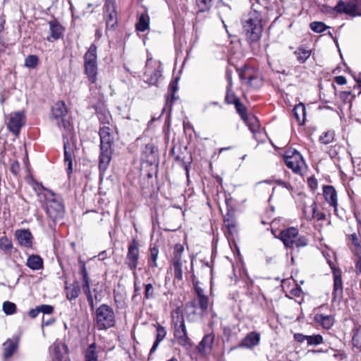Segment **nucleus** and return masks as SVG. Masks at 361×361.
Returning <instances> with one entry per match:
<instances>
[{
  "mask_svg": "<svg viewBox=\"0 0 361 361\" xmlns=\"http://www.w3.org/2000/svg\"><path fill=\"white\" fill-rule=\"evenodd\" d=\"M100 153L99 157V169L101 174L107 170L112 159L114 138L111 129L108 126H103L99 129Z\"/></svg>",
  "mask_w": 361,
  "mask_h": 361,
  "instance_id": "1",
  "label": "nucleus"
},
{
  "mask_svg": "<svg viewBox=\"0 0 361 361\" xmlns=\"http://www.w3.org/2000/svg\"><path fill=\"white\" fill-rule=\"evenodd\" d=\"M41 187L45 191L43 208L47 215L54 222L61 219L65 213V206L62 197L42 185Z\"/></svg>",
  "mask_w": 361,
  "mask_h": 361,
  "instance_id": "2",
  "label": "nucleus"
},
{
  "mask_svg": "<svg viewBox=\"0 0 361 361\" xmlns=\"http://www.w3.org/2000/svg\"><path fill=\"white\" fill-rule=\"evenodd\" d=\"M243 27L250 44L259 40L262 32V16L257 11H252L245 17Z\"/></svg>",
  "mask_w": 361,
  "mask_h": 361,
  "instance_id": "3",
  "label": "nucleus"
},
{
  "mask_svg": "<svg viewBox=\"0 0 361 361\" xmlns=\"http://www.w3.org/2000/svg\"><path fill=\"white\" fill-rule=\"evenodd\" d=\"M94 322L98 330H106L113 327L116 324L113 308L106 304L101 305L95 310Z\"/></svg>",
  "mask_w": 361,
  "mask_h": 361,
  "instance_id": "4",
  "label": "nucleus"
},
{
  "mask_svg": "<svg viewBox=\"0 0 361 361\" xmlns=\"http://www.w3.org/2000/svg\"><path fill=\"white\" fill-rule=\"evenodd\" d=\"M281 240L288 248L302 247L307 245V239L298 234V231L294 227L288 228L281 232Z\"/></svg>",
  "mask_w": 361,
  "mask_h": 361,
  "instance_id": "5",
  "label": "nucleus"
},
{
  "mask_svg": "<svg viewBox=\"0 0 361 361\" xmlns=\"http://www.w3.org/2000/svg\"><path fill=\"white\" fill-rule=\"evenodd\" d=\"M97 47L92 44L84 56L85 73L90 82L96 81L97 74Z\"/></svg>",
  "mask_w": 361,
  "mask_h": 361,
  "instance_id": "6",
  "label": "nucleus"
},
{
  "mask_svg": "<svg viewBox=\"0 0 361 361\" xmlns=\"http://www.w3.org/2000/svg\"><path fill=\"white\" fill-rule=\"evenodd\" d=\"M284 161L287 167L295 173L301 174L305 168V163L302 155L295 149L286 152Z\"/></svg>",
  "mask_w": 361,
  "mask_h": 361,
  "instance_id": "7",
  "label": "nucleus"
},
{
  "mask_svg": "<svg viewBox=\"0 0 361 361\" xmlns=\"http://www.w3.org/2000/svg\"><path fill=\"white\" fill-rule=\"evenodd\" d=\"M161 76V65L157 62L147 59L144 72L145 80L149 85H156Z\"/></svg>",
  "mask_w": 361,
  "mask_h": 361,
  "instance_id": "8",
  "label": "nucleus"
},
{
  "mask_svg": "<svg viewBox=\"0 0 361 361\" xmlns=\"http://www.w3.org/2000/svg\"><path fill=\"white\" fill-rule=\"evenodd\" d=\"M139 257V243L136 239H133L128 247V252L125 260L126 264L133 272L136 271Z\"/></svg>",
  "mask_w": 361,
  "mask_h": 361,
  "instance_id": "9",
  "label": "nucleus"
},
{
  "mask_svg": "<svg viewBox=\"0 0 361 361\" xmlns=\"http://www.w3.org/2000/svg\"><path fill=\"white\" fill-rule=\"evenodd\" d=\"M174 336L182 346L190 345V338L187 336L186 328L183 316L173 318Z\"/></svg>",
  "mask_w": 361,
  "mask_h": 361,
  "instance_id": "10",
  "label": "nucleus"
},
{
  "mask_svg": "<svg viewBox=\"0 0 361 361\" xmlns=\"http://www.w3.org/2000/svg\"><path fill=\"white\" fill-rule=\"evenodd\" d=\"M171 154L175 161L188 171V165L190 163L191 157L187 151L186 147H183L180 144H176L171 150Z\"/></svg>",
  "mask_w": 361,
  "mask_h": 361,
  "instance_id": "11",
  "label": "nucleus"
},
{
  "mask_svg": "<svg viewBox=\"0 0 361 361\" xmlns=\"http://www.w3.org/2000/svg\"><path fill=\"white\" fill-rule=\"evenodd\" d=\"M25 122V116L24 111H17L9 115L7 127L11 133L15 135H18Z\"/></svg>",
  "mask_w": 361,
  "mask_h": 361,
  "instance_id": "12",
  "label": "nucleus"
},
{
  "mask_svg": "<svg viewBox=\"0 0 361 361\" xmlns=\"http://www.w3.org/2000/svg\"><path fill=\"white\" fill-rule=\"evenodd\" d=\"M184 247L181 244H176L173 248V266L174 268V276L180 281L183 279V262L182 254Z\"/></svg>",
  "mask_w": 361,
  "mask_h": 361,
  "instance_id": "13",
  "label": "nucleus"
},
{
  "mask_svg": "<svg viewBox=\"0 0 361 361\" xmlns=\"http://www.w3.org/2000/svg\"><path fill=\"white\" fill-rule=\"evenodd\" d=\"M68 113L67 107L62 101L57 102L51 108V118L56 121L59 127L66 128L64 118Z\"/></svg>",
  "mask_w": 361,
  "mask_h": 361,
  "instance_id": "14",
  "label": "nucleus"
},
{
  "mask_svg": "<svg viewBox=\"0 0 361 361\" xmlns=\"http://www.w3.org/2000/svg\"><path fill=\"white\" fill-rule=\"evenodd\" d=\"M53 353V361H71L68 355L67 345L61 342H55L49 347Z\"/></svg>",
  "mask_w": 361,
  "mask_h": 361,
  "instance_id": "15",
  "label": "nucleus"
},
{
  "mask_svg": "<svg viewBox=\"0 0 361 361\" xmlns=\"http://www.w3.org/2000/svg\"><path fill=\"white\" fill-rule=\"evenodd\" d=\"M241 80L245 81L246 84L252 87H259L262 85V80L258 74L254 73L251 68L245 67L239 73Z\"/></svg>",
  "mask_w": 361,
  "mask_h": 361,
  "instance_id": "16",
  "label": "nucleus"
},
{
  "mask_svg": "<svg viewBox=\"0 0 361 361\" xmlns=\"http://www.w3.org/2000/svg\"><path fill=\"white\" fill-rule=\"evenodd\" d=\"M178 80H179V78L176 77L169 84V92H168L167 95L166 96V105H165V107L162 110V113L166 110H169V112H171L173 103L178 99V97H176L175 94L178 89Z\"/></svg>",
  "mask_w": 361,
  "mask_h": 361,
  "instance_id": "17",
  "label": "nucleus"
},
{
  "mask_svg": "<svg viewBox=\"0 0 361 361\" xmlns=\"http://www.w3.org/2000/svg\"><path fill=\"white\" fill-rule=\"evenodd\" d=\"M49 25L50 30V35L47 37L49 42H52L63 37L64 28L56 20H50Z\"/></svg>",
  "mask_w": 361,
  "mask_h": 361,
  "instance_id": "18",
  "label": "nucleus"
},
{
  "mask_svg": "<svg viewBox=\"0 0 361 361\" xmlns=\"http://www.w3.org/2000/svg\"><path fill=\"white\" fill-rule=\"evenodd\" d=\"M18 347V341L17 339H7L3 343V356L4 361H8L13 355L17 351Z\"/></svg>",
  "mask_w": 361,
  "mask_h": 361,
  "instance_id": "19",
  "label": "nucleus"
},
{
  "mask_svg": "<svg viewBox=\"0 0 361 361\" xmlns=\"http://www.w3.org/2000/svg\"><path fill=\"white\" fill-rule=\"evenodd\" d=\"M15 235L21 246L25 247H31L32 246V235L29 230H18L16 231Z\"/></svg>",
  "mask_w": 361,
  "mask_h": 361,
  "instance_id": "20",
  "label": "nucleus"
},
{
  "mask_svg": "<svg viewBox=\"0 0 361 361\" xmlns=\"http://www.w3.org/2000/svg\"><path fill=\"white\" fill-rule=\"evenodd\" d=\"M303 212L305 217L309 220L316 219L318 221H321L326 219V215L324 213L318 212L317 211V206L315 202H313L310 206H305Z\"/></svg>",
  "mask_w": 361,
  "mask_h": 361,
  "instance_id": "21",
  "label": "nucleus"
},
{
  "mask_svg": "<svg viewBox=\"0 0 361 361\" xmlns=\"http://www.w3.org/2000/svg\"><path fill=\"white\" fill-rule=\"evenodd\" d=\"M64 163L67 165V173L70 175L73 172V157L74 156V151L68 142H64Z\"/></svg>",
  "mask_w": 361,
  "mask_h": 361,
  "instance_id": "22",
  "label": "nucleus"
},
{
  "mask_svg": "<svg viewBox=\"0 0 361 361\" xmlns=\"http://www.w3.org/2000/svg\"><path fill=\"white\" fill-rule=\"evenodd\" d=\"M260 341V335L257 332H251L248 334L242 341L240 346L247 348H252L257 346Z\"/></svg>",
  "mask_w": 361,
  "mask_h": 361,
  "instance_id": "23",
  "label": "nucleus"
},
{
  "mask_svg": "<svg viewBox=\"0 0 361 361\" xmlns=\"http://www.w3.org/2000/svg\"><path fill=\"white\" fill-rule=\"evenodd\" d=\"M79 274L82 279V288L83 291L91 290L90 279L85 262H80Z\"/></svg>",
  "mask_w": 361,
  "mask_h": 361,
  "instance_id": "24",
  "label": "nucleus"
},
{
  "mask_svg": "<svg viewBox=\"0 0 361 361\" xmlns=\"http://www.w3.org/2000/svg\"><path fill=\"white\" fill-rule=\"evenodd\" d=\"M66 298L71 301L73 300L76 299L81 291V288L79 284L76 282L66 286Z\"/></svg>",
  "mask_w": 361,
  "mask_h": 361,
  "instance_id": "25",
  "label": "nucleus"
},
{
  "mask_svg": "<svg viewBox=\"0 0 361 361\" xmlns=\"http://www.w3.org/2000/svg\"><path fill=\"white\" fill-rule=\"evenodd\" d=\"M324 196L329 204L336 209L337 207V195L334 188L332 186H325L324 188Z\"/></svg>",
  "mask_w": 361,
  "mask_h": 361,
  "instance_id": "26",
  "label": "nucleus"
},
{
  "mask_svg": "<svg viewBox=\"0 0 361 361\" xmlns=\"http://www.w3.org/2000/svg\"><path fill=\"white\" fill-rule=\"evenodd\" d=\"M27 266L32 270H39L43 268V259L41 257L32 255L27 259Z\"/></svg>",
  "mask_w": 361,
  "mask_h": 361,
  "instance_id": "27",
  "label": "nucleus"
},
{
  "mask_svg": "<svg viewBox=\"0 0 361 361\" xmlns=\"http://www.w3.org/2000/svg\"><path fill=\"white\" fill-rule=\"evenodd\" d=\"M166 335V331L165 328L159 324L157 326V334H156V340L150 350L149 354H152L157 349L159 343L161 341L165 338Z\"/></svg>",
  "mask_w": 361,
  "mask_h": 361,
  "instance_id": "28",
  "label": "nucleus"
},
{
  "mask_svg": "<svg viewBox=\"0 0 361 361\" xmlns=\"http://www.w3.org/2000/svg\"><path fill=\"white\" fill-rule=\"evenodd\" d=\"M295 117L300 125H302L305 120L306 109L303 104L296 105L293 109Z\"/></svg>",
  "mask_w": 361,
  "mask_h": 361,
  "instance_id": "29",
  "label": "nucleus"
},
{
  "mask_svg": "<svg viewBox=\"0 0 361 361\" xmlns=\"http://www.w3.org/2000/svg\"><path fill=\"white\" fill-rule=\"evenodd\" d=\"M314 320L319 323L324 329H329L334 324V318L330 315H324L322 314H316Z\"/></svg>",
  "mask_w": 361,
  "mask_h": 361,
  "instance_id": "30",
  "label": "nucleus"
},
{
  "mask_svg": "<svg viewBox=\"0 0 361 361\" xmlns=\"http://www.w3.org/2000/svg\"><path fill=\"white\" fill-rule=\"evenodd\" d=\"M97 118L101 123L109 124L111 121V116L108 110L105 108H99L96 109Z\"/></svg>",
  "mask_w": 361,
  "mask_h": 361,
  "instance_id": "31",
  "label": "nucleus"
},
{
  "mask_svg": "<svg viewBox=\"0 0 361 361\" xmlns=\"http://www.w3.org/2000/svg\"><path fill=\"white\" fill-rule=\"evenodd\" d=\"M149 24V18L147 14L142 13L136 23V29L138 31L144 32L148 29Z\"/></svg>",
  "mask_w": 361,
  "mask_h": 361,
  "instance_id": "32",
  "label": "nucleus"
},
{
  "mask_svg": "<svg viewBox=\"0 0 361 361\" xmlns=\"http://www.w3.org/2000/svg\"><path fill=\"white\" fill-rule=\"evenodd\" d=\"M0 250L6 255H11L12 252V242L6 235L0 238Z\"/></svg>",
  "mask_w": 361,
  "mask_h": 361,
  "instance_id": "33",
  "label": "nucleus"
},
{
  "mask_svg": "<svg viewBox=\"0 0 361 361\" xmlns=\"http://www.w3.org/2000/svg\"><path fill=\"white\" fill-rule=\"evenodd\" d=\"M295 54L296 55L298 61L302 63H305V61L310 56L311 50L299 48L297 51H295Z\"/></svg>",
  "mask_w": 361,
  "mask_h": 361,
  "instance_id": "34",
  "label": "nucleus"
},
{
  "mask_svg": "<svg viewBox=\"0 0 361 361\" xmlns=\"http://www.w3.org/2000/svg\"><path fill=\"white\" fill-rule=\"evenodd\" d=\"M192 283L198 297L199 307L203 311V290L198 286L199 282L196 281L195 276L192 277Z\"/></svg>",
  "mask_w": 361,
  "mask_h": 361,
  "instance_id": "35",
  "label": "nucleus"
},
{
  "mask_svg": "<svg viewBox=\"0 0 361 361\" xmlns=\"http://www.w3.org/2000/svg\"><path fill=\"white\" fill-rule=\"evenodd\" d=\"M230 103H233L235 104V109L238 114L240 115L241 118L244 121H246L247 118L246 108L243 104L240 102L239 99H234L233 101H231Z\"/></svg>",
  "mask_w": 361,
  "mask_h": 361,
  "instance_id": "36",
  "label": "nucleus"
},
{
  "mask_svg": "<svg viewBox=\"0 0 361 361\" xmlns=\"http://www.w3.org/2000/svg\"><path fill=\"white\" fill-rule=\"evenodd\" d=\"M17 307L15 303L6 301L3 303V311L6 315H11L16 312Z\"/></svg>",
  "mask_w": 361,
  "mask_h": 361,
  "instance_id": "37",
  "label": "nucleus"
},
{
  "mask_svg": "<svg viewBox=\"0 0 361 361\" xmlns=\"http://www.w3.org/2000/svg\"><path fill=\"white\" fill-rule=\"evenodd\" d=\"M226 78L228 81V86L227 87V94L226 97V99L228 101V103H230L231 101H233L234 99H238L235 97V95L233 94V93L231 91L233 81H232V79L231 77V74L228 71H227V73H226Z\"/></svg>",
  "mask_w": 361,
  "mask_h": 361,
  "instance_id": "38",
  "label": "nucleus"
},
{
  "mask_svg": "<svg viewBox=\"0 0 361 361\" xmlns=\"http://www.w3.org/2000/svg\"><path fill=\"white\" fill-rule=\"evenodd\" d=\"M334 132L332 130L324 132L319 137V141L324 145H328L334 140Z\"/></svg>",
  "mask_w": 361,
  "mask_h": 361,
  "instance_id": "39",
  "label": "nucleus"
},
{
  "mask_svg": "<svg viewBox=\"0 0 361 361\" xmlns=\"http://www.w3.org/2000/svg\"><path fill=\"white\" fill-rule=\"evenodd\" d=\"M159 250L156 247H153L150 249V256L148 261V264L150 267H157V257H158Z\"/></svg>",
  "mask_w": 361,
  "mask_h": 361,
  "instance_id": "40",
  "label": "nucleus"
},
{
  "mask_svg": "<svg viewBox=\"0 0 361 361\" xmlns=\"http://www.w3.org/2000/svg\"><path fill=\"white\" fill-rule=\"evenodd\" d=\"M39 63V59L35 55H29L25 59V66L29 68H35Z\"/></svg>",
  "mask_w": 361,
  "mask_h": 361,
  "instance_id": "41",
  "label": "nucleus"
},
{
  "mask_svg": "<svg viewBox=\"0 0 361 361\" xmlns=\"http://www.w3.org/2000/svg\"><path fill=\"white\" fill-rule=\"evenodd\" d=\"M310 27L314 32L317 33L322 32L328 28V26H326L324 23L319 21L311 23Z\"/></svg>",
  "mask_w": 361,
  "mask_h": 361,
  "instance_id": "42",
  "label": "nucleus"
},
{
  "mask_svg": "<svg viewBox=\"0 0 361 361\" xmlns=\"http://www.w3.org/2000/svg\"><path fill=\"white\" fill-rule=\"evenodd\" d=\"M86 360H96L97 359V354L96 352L95 343H92L89 345L85 355Z\"/></svg>",
  "mask_w": 361,
  "mask_h": 361,
  "instance_id": "43",
  "label": "nucleus"
},
{
  "mask_svg": "<svg viewBox=\"0 0 361 361\" xmlns=\"http://www.w3.org/2000/svg\"><path fill=\"white\" fill-rule=\"evenodd\" d=\"M144 297L146 300H149L154 297V290L152 283L145 285Z\"/></svg>",
  "mask_w": 361,
  "mask_h": 361,
  "instance_id": "44",
  "label": "nucleus"
},
{
  "mask_svg": "<svg viewBox=\"0 0 361 361\" xmlns=\"http://www.w3.org/2000/svg\"><path fill=\"white\" fill-rule=\"evenodd\" d=\"M343 291L342 279L341 274H334V292L341 293Z\"/></svg>",
  "mask_w": 361,
  "mask_h": 361,
  "instance_id": "45",
  "label": "nucleus"
},
{
  "mask_svg": "<svg viewBox=\"0 0 361 361\" xmlns=\"http://www.w3.org/2000/svg\"><path fill=\"white\" fill-rule=\"evenodd\" d=\"M307 342L309 345H319L323 343V338L321 335L307 336Z\"/></svg>",
  "mask_w": 361,
  "mask_h": 361,
  "instance_id": "46",
  "label": "nucleus"
},
{
  "mask_svg": "<svg viewBox=\"0 0 361 361\" xmlns=\"http://www.w3.org/2000/svg\"><path fill=\"white\" fill-rule=\"evenodd\" d=\"M116 14L113 12L108 15L106 18V27L107 28H114L117 24Z\"/></svg>",
  "mask_w": 361,
  "mask_h": 361,
  "instance_id": "47",
  "label": "nucleus"
},
{
  "mask_svg": "<svg viewBox=\"0 0 361 361\" xmlns=\"http://www.w3.org/2000/svg\"><path fill=\"white\" fill-rule=\"evenodd\" d=\"M84 294L85 295L90 308L91 310H93L94 309V298H93V294L92 292V290H88L83 291Z\"/></svg>",
  "mask_w": 361,
  "mask_h": 361,
  "instance_id": "48",
  "label": "nucleus"
},
{
  "mask_svg": "<svg viewBox=\"0 0 361 361\" xmlns=\"http://www.w3.org/2000/svg\"><path fill=\"white\" fill-rule=\"evenodd\" d=\"M134 276V295L133 298L140 295V281L138 280V276L136 271L133 272Z\"/></svg>",
  "mask_w": 361,
  "mask_h": 361,
  "instance_id": "49",
  "label": "nucleus"
},
{
  "mask_svg": "<svg viewBox=\"0 0 361 361\" xmlns=\"http://www.w3.org/2000/svg\"><path fill=\"white\" fill-rule=\"evenodd\" d=\"M248 126H249L250 130L253 133H255L256 132L258 131L259 124L256 118H255V117L252 118L248 122Z\"/></svg>",
  "mask_w": 361,
  "mask_h": 361,
  "instance_id": "50",
  "label": "nucleus"
},
{
  "mask_svg": "<svg viewBox=\"0 0 361 361\" xmlns=\"http://www.w3.org/2000/svg\"><path fill=\"white\" fill-rule=\"evenodd\" d=\"M214 338V337L212 335H207L204 336V352L207 351V349H212Z\"/></svg>",
  "mask_w": 361,
  "mask_h": 361,
  "instance_id": "51",
  "label": "nucleus"
},
{
  "mask_svg": "<svg viewBox=\"0 0 361 361\" xmlns=\"http://www.w3.org/2000/svg\"><path fill=\"white\" fill-rule=\"evenodd\" d=\"M353 343L355 347L361 350V332H357L354 335Z\"/></svg>",
  "mask_w": 361,
  "mask_h": 361,
  "instance_id": "52",
  "label": "nucleus"
},
{
  "mask_svg": "<svg viewBox=\"0 0 361 361\" xmlns=\"http://www.w3.org/2000/svg\"><path fill=\"white\" fill-rule=\"evenodd\" d=\"M38 307L39 312L44 314H51L54 311V307L49 305H42Z\"/></svg>",
  "mask_w": 361,
  "mask_h": 361,
  "instance_id": "53",
  "label": "nucleus"
},
{
  "mask_svg": "<svg viewBox=\"0 0 361 361\" xmlns=\"http://www.w3.org/2000/svg\"><path fill=\"white\" fill-rule=\"evenodd\" d=\"M276 183L279 186H281L282 188L286 189L289 193H291L293 190V187L288 183L283 181L282 180H276Z\"/></svg>",
  "mask_w": 361,
  "mask_h": 361,
  "instance_id": "54",
  "label": "nucleus"
},
{
  "mask_svg": "<svg viewBox=\"0 0 361 361\" xmlns=\"http://www.w3.org/2000/svg\"><path fill=\"white\" fill-rule=\"evenodd\" d=\"M99 283L94 285V288L92 290L93 294V298H94L96 302H99L102 300V295L99 290Z\"/></svg>",
  "mask_w": 361,
  "mask_h": 361,
  "instance_id": "55",
  "label": "nucleus"
},
{
  "mask_svg": "<svg viewBox=\"0 0 361 361\" xmlns=\"http://www.w3.org/2000/svg\"><path fill=\"white\" fill-rule=\"evenodd\" d=\"M345 6V4L343 1H340L337 4V5L334 7V11H336V12L340 13H344Z\"/></svg>",
  "mask_w": 361,
  "mask_h": 361,
  "instance_id": "56",
  "label": "nucleus"
},
{
  "mask_svg": "<svg viewBox=\"0 0 361 361\" xmlns=\"http://www.w3.org/2000/svg\"><path fill=\"white\" fill-rule=\"evenodd\" d=\"M353 252L360 259H361V245H355L352 247Z\"/></svg>",
  "mask_w": 361,
  "mask_h": 361,
  "instance_id": "57",
  "label": "nucleus"
},
{
  "mask_svg": "<svg viewBox=\"0 0 361 361\" xmlns=\"http://www.w3.org/2000/svg\"><path fill=\"white\" fill-rule=\"evenodd\" d=\"M39 312V307L37 306L34 309H31L29 311L28 314L31 318H35Z\"/></svg>",
  "mask_w": 361,
  "mask_h": 361,
  "instance_id": "58",
  "label": "nucleus"
},
{
  "mask_svg": "<svg viewBox=\"0 0 361 361\" xmlns=\"http://www.w3.org/2000/svg\"><path fill=\"white\" fill-rule=\"evenodd\" d=\"M295 339L298 342H303L305 341H307V336H305L301 334H298L294 336Z\"/></svg>",
  "mask_w": 361,
  "mask_h": 361,
  "instance_id": "59",
  "label": "nucleus"
},
{
  "mask_svg": "<svg viewBox=\"0 0 361 361\" xmlns=\"http://www.w3.org/2000/svg\"><path fill=\"white\" fill-rule=\"evenodd\" d=\"M350 240L352 242V244H353V247L355 246V245H360V244L355 233L351 234L350 236Z\"/></svg>",
  "mask_w": 361,
  "mask_h": 361,
  "instance_id": "60",
  "label": "nucleus"
},
{
  "mask_svg": "<svg viewBox=\"0 0 361 361\" xmlns=\"http://www.w3.org/2000/svg\"><path fill=\"white\" fill-rule=\"evenodd\" d=\"M336 82L338 85H345L346 83V78L344 76H337L336 77Z\"/></svg>",
  "mask_w": 361,
  "mask_h": 361,
  "instance_id": "61",
  "label": "nucleus"
},
{
  "mask_svg": "<svg viewBox=\"0 0 361 361\" xmlns=\"http://www.w3.org/2000/svg\"><path fill=\"white\" fill-rule=\"evenodd\" d=\"M355 271L357 274L361 273V259L360 258L356 262Z\"/></svg>",
  "mask_w": 361,
  "mask_h": 361,
  "instance_id": "62",
  "label": "nucleus"
},
{
  "mask_svg": "<svg viewBox=\"0 0 361 361\" xmlns=\"http://www.w3.org/2000/svg\"><path fill=\"white\" fill-rule=\"evenodd\" d=\"M226 226L228 228V232L231 234L235 229V225L233 224H227Z\"/></svg>",
  "mask_w": 361,
  "mask_h": 361,
  "instance_id": "63",
  "label": "nucleus"
},
{
  "mask_svg": "<svg viewBox=\"0 0 361 361\" xmlns=\"http://www.w3.org/2000/svg\"><path fill=\"white\" fill-rule=\"evenodd\" d=\"M357 82L360 87H361V73L358 75Z\"/></svg>",
  "mask_w": 361,
  "mask_h": 361,
  "instance_id": "64",
  "label": "nucleus"
}]
</instances>
